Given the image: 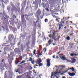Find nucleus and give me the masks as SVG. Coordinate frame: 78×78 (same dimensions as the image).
<instances>
[{
	"label": "nucleus",
	"mask_w": 78,
	"mask_h": 78,
	"mask_svg": "<svg viewBox=\"0 0 78 78\" xmlns=\"http://www.w3.org/2000/svg\"><path fill=\"white\" fill-rule=\"evenodd\" d=\"M7 75H6V71L5 72V73L4 75V78H7Z\"/></svg>",
	"instance_id": "aec40b11"
},
{
	"label": "nucleus",
	"mask_w": 78,
	"mask_h": 78,
	"mask_svg": "<svg viewBox=\"0 0 78 78\" xmlns=\"http://www.w3.org/2000/svg\"><path fill=\"white\" fill-rule=\"evenodd\" d=\"M43 50H44V52H45V51H47V49H46V48H45L44 49H43Z\"/></svg>",
	"instance_id": "c756f323"
},
{
	"label": "nucleus",
	"mask_w": 78,
	"mask_h": 78,
	"mask_svg": "<svg viewBox=\"0 0 78 78\" xmlns=\"http://www.w3.org/2000/svg\"><path fill=\"white\" fill-rule=\"evenodd\" d=\"M30 67H31V68H30V69L31 70L32 69V67H31V66H30Z\"/></svg>",
	"instance_id": "69168bd1"
},
{
	"label": "nucleus",
	"mask_w": 78,
	"mask_h": 78,
	"mask_svg": "<svg viewBox=\"0 0 78 78\" xmlns=\"http://www.w3.org/2000/svg\"><path fill=\"white\" fill-rule=\"evenodd\" d=\"M46 46H48V44H46Z\"/></svg>",
	"instance_id": "0e129e2a"
},
{
	"label": "nucleus",
	"mask_w": 78,
	"mask_h": 78,
	"mask_svg": "<svg viewBox=\"0 0 78 78\" xmlns=\"http://www.w3.org/2000/svg\"><path fill=\"white\" fill-rule=\"evenodd\" d=\"M11 5L12 6V8H15V6L14 5V4H12V3H11Z\"/></svg>",
	"instance_id": "393cba45"
},
{
	"label": "nucleus",
	"mask_w": 78,
	"mask_h": 78,
	"mask_svg": "<svg viewBox=\"0 0 78 78\" xmlns=\"http://www.w3.org/2000/svg\"><path fill=\"white\" fill-rule=\"evenodd\" d=\"M52 57L53 58H55V55H54Z\"/></svg>",
	"instance_id": "de8ad7c7"
},
{
	"label": "nucleus",
	"mask_w": 78,
	"mask_h": 78,
	"mask_svg": "<svg viewBox=\"0 0 78 78\" xmlns=\"http://www.w3.org/2000/svg\"><path fill=\"white\" fill-rule=\"evenodd\" d=\"M51 42H52V41H51L49 40L48 42V45H50L51 44Z\"/></svg>",
	"instance_id": "dca6fc26"
},
{
	"label": "nucleus",
	"mask_w": 78,
	"mask_h": 78,
	"mask_svg": "<svg viewBox=\"0 0 78 78\" xmlns=\"http://www.w3.org/2000/svg\"><path fill=\"white\" fill-rule=\"evenodd\" d=\"M6 44H8V43H4V44H3V45H6Z\"/></svg>",
	"instance_id": "79ce46f5"
},
{
	"label": "nucleus",
	"mask_w": 78,
	"mask_h": 78,
	"mask_svg": "<svg viewBox=\"0 0 78 78\" xmlns=\"http://www.w3.org/2000/svg\"><path fill=\"white\" fill-rule=\"evenodd\" d=\"M63 23H62V21H61V22L59 23H58V25L59 27V30H61V27H62Z\"/></svg>",
	"instance_id": "0eeeda50"
},
{
	"label": "nucleus",
	"mask_w": 78,
	"mask_h": 78,
	"mask_svg": "<svg viewBox=\"0 0 78 78\" xmlns=\"http://www.w3.org/2000/svg\"><path fill=\"white\" fill-rule=\"evenodd\" d=\"M4 19H6V18L5 17H4Z\"/></svg>",
	"instance_id": "e2e57ef3"
},
{
	"label": "nucleus",
	"mask_w": 78,
	"mask_h": 78,
	"mask_svg": "<svg viewBox=\"0 0 78 78\" xmlns=\"http://www.w3.org/2000/svg\"><path fill=\"white\" fill-rule=\"evenodd\" d=\"M36 62H37V63L38 64H39V63H41V62H42V61H41V59L38 58L37 59Z\"/></svg>",
	"instance_id": "9d476101"
},
{
	"label": "nucleus",
	"mask_w": 78,
	"mask_h": 78,
	"mask_svg": "<svg viewBox=\"0 0 78 78\" xmlns=\"http://www.w3.org/2000/svg\"><path fill=\"white\" fill-rule=\"evenodd\" d=\"M14 11V9L13 8L11 9V11L12 12H13V11Z\"/></svg>",
	"instance_id": "a18cd8bd"
},
{
	"label": "nucleus",
	"mask_w": 78,
	"mask_h": 78,
	"mask_svg": "<svg viewBox=\"0 0 78 78\" xmlns=\"http://www.w3.org/2000/svg\"><path fill=\"white\" fill-rule=\"evenodd\" d=\"M34 69H36V67L35 66H34Z\"/></svg>",
	"instance_id": "5fc2aeb1"
},
{
	"label": "nucleus",
	"mask_w": 78,
	"mask_h": 78,
	"mask_svg": "<svg viewBox=\"0 0 78 78\" xmlns=\"http://www.w3.org/2000/svg\"><path fill=\"white\" fill-rule=\"evenodd\" d=\"M77 55H78V54H73V53L71 54H70V55L71 56H77Z\"/></svg>",
	"instance_id": "2eb2a0df"
},
{
	"label": "nucleus",
	"mask_w": 78,
	"mask_h": 78,
	"mask_svg": "<svg viewBox=\"0 0 78 78\" xmlns=\"http://www.w3.org/2000/svg\"><path fill=\"white\" fill-rule=\"evenodd\" d=\"M36 14H37L38 15H40L41 14V11L39 9H38L37 11L36 12Z\"/></svg>",
	"instance_id": "1a4fd4ad"
},
{
	"label": "nucleus",
	"mask_w": 78,
	"mask_h": 78,
	"mask_svg": "<svg viewBox=\"0 0 78 78\" xmlns=\"http://www.w3.org/2000/svg\"><path fill=\"white\" fill-rule=\"evenodd\" d=\"M19 58H20V60H22V57L21 56H19Z\"/></svg>",
	"instance_id": "473e14b6"
},
{
	"label": "nucleus",
	"mask_w": 78,
	"mask_h": 78,
	"mask_svg": "<svg viewBox=\"0 0 78 78\" xmlns=\"http://www.w3.org/2000/svg\"><path fill=\"white\" fill-rule=\"evenodd\" d=\"M61 69L59 70V72H58V73H61Z\"/></svg>",
	"instance_id": "4c0bfd02"
},
{
	"label": "nucleus",
	"mask_w": 78,
	"mask_h": 78,
	"mask_svg": "<svg viewBox=\"0 0 78 78\" xmlns=\"http://www.w3.org/2000/svg\"><path fill=\"white\" fill-rule=\"evenodd\" d=\"M62 23H63L65 25H69L70 23V21L69 20L64 21H62Z\"/></svg>",
	"instance_id": "39448f33"
},
{
	"label": "nucleus",
	"mask_w": 78,
	"mask_h": 78,
	"mask_svg": "<svg viewBox=\"0 0 78 78\" xmlns=\"http://www.w3.org/2000/svg\"><path fill=\"white\" fill-rule=\"evenodd\" d=\"M55 2H58V0H54Z\"/></svg>",
	"instance_id": "052dcab7"
},
{
	"label": "nucleus",
	"mask_w": 78,
	"mask_h": 78,
	"mask_svg": "<svg viewBox=\"0 0 78 78\" xmlns=\"http://www.w3.org/2000/svg\"><path fill=\"white\" fill-rule=\"evenodd\" d=\"M10 58V55H8V58Z\"/></svg>",
	"instance_id": "864d4df0"
},
{
	"label": "nucleus",
	"mask_w": 78,
	"mask_h": 78,
	"mask_svg": "<svg viewBox=\"0 0 78 78\" xmlns=\"http://www.w3.org/2000/svg\"><path fill=\"white\" fill-rule=\"evenodd\" d=\"M6 48H6V47H5L4 48V50H6Z\"/></svg>",
	"instance_id": "37998d69"
},
{
	"label": "nucleus",
	"mask_w": 78,
	"mask_h": 78,
	"mask_svg": "<svg viewBox=\"0 0 78 78\" xmlns=\"http://www.w3.org/2000/svg\"><path fill=\"white\" fill-rule=\"evenodd\" d=\"M60 53H61V51H59L57 53V54H59Z\"/></svg>",
	"instance_id": "603ef678"
},
{
	"label": "nucleus",
	"mask_w": 78,
	"mask_h": 78,
	"mask_svg": "<svg viewBox=\"0 0 78 78\" xmlns=\"http://www.w3.org/2000/svg\"><path fill=\"white\" fill-rule=\"evenodd\" d=\"M67 19H66V17H63V19L61 21L62 22H63V21H65V20H67Z\"/></svg>",
	"instance_id": "f8f14e48"
},
{
	"label": "nucleus",
	"mask_w": 78,
	"mask_h": 78,
	"mask_svg": "<svg viewBox=\"0 0 78 78\" xmlns=\"http://www.w3.org/2000/svg\"><path fill=\"white\" fill-rule=\"evenodd\" d=\"M9 27H10L11 28H12V26H9Z\"/></svg>",
	"instance_id": "338daca9"
},
{
	"label": "nucleus",
	"mask_w": 78,
	"mask_h": 78,
	"mask_svg": "<svg viewBox=\"0 0 78 78\" xmlns=\"http://www.w3.org/2000/svg\"><path fill=\"white\" fill-rule=\"evenodd\" d=\"M26 62V61H23L20 63L19 64V65H20V64H23V63H25Z\"/></svg>",
	"instance_id": "a211bd4d"
},
{
	"label": "nucleus",
	"mask_w": 78,
	"mask_h": 78,
	"mask_svg": "<svg viewBox=\"0 0 78 78\" xmlns=\"http://www.w3.org/2000/svg\"><path fill=\"white\" fill-rule=\"evenodd\" d=\"M46 62H47L46 66L47 67H49L50 66V60L49 58L47 59Z\"/></svg>",
	"instance_id": "7ed1b4c3"
},
{
	"label": "nucleus",
	"mask_w": 78,
	"mask_h": 78,
	"mask_svg": "<svg viewBox=\"0 0 78 78\" xmlns=\"http://www.w3.org/2000/svg\"><path fill=\"white\" fill-rule=\"evenodd\" d=\"M66 39L68 41L70 40V37L69 36L67 37H66Z\"/></svg>",
	"instance_id": "a878e982"
},
{
	"label": "nucleus",
	"mask_w": 78,
	"mask_h": 78,
	"mask_svg": "<svg viewBox=\"0 0 78 78\" xmlns=\"http://www.w3.org/2000/svg\"><path fill=\"white\" fill-rule=\"evenodd\" d=\"M70 36H73V33L70 34Z\"/></svg>",
	"instance_id": "c03bdc74"
},
{
	"label": "nucleus",
	"mask_w": 78,
	"mask_h": 78,
	"mask_svg": "<svg viewBox=\"0 0 78 78\" xmlns=\"http://www.w3.org/2000/svg\"><path fill=\"white\" fill-rule=\"evenodd\" d=\"M24 16H27V17H29V16H28L27 15H24Z\"/></svg>",
	"instance_id": "8fccbe9b"
},
{
	"label": "nucleus",
	"mask_w": 78,
	"mask_h": 78,
	"mask_svg": "<svg viewBox=\"0 0 78 78\" xmlns=\"http://www.w3.org/2000/svg\"><path fill=\"white\" fill-rule=\"evenodd\" d=\"M46 11H49L48 9V8H46Z\"/></svg>",
	"instance_id": "a19ab883"
},
{
	"label": "nucleus",
	"mask_w": 78,
	"mask_h": 78,
	"mask_svg": "<svg viewBox=\"0 0 78 78\" xmlns=\"http://www.w3.org/2000/svg\"><path fill=\"white\" fill-rule=\"evenodd\" d=\"M38 64L39 67H41V66H42V65H43V64L42 63H38Z\"/></svg>",
	"instance_id": "b1692460"
},
{
	"label": "nucleus",
	"mask_w": 78,
	"mask_h": 78,
	"mask_svg": "<svg viewBox=\"0 0 78 78\" xmlns=\"http://www.w3.org/2000/svg\"><path fill=\"white\" fill-rule=\"evenodd\" d=\"M4 61V59H3L2 61V62H3Z\"/></svg>",
	"instance_id": "6e6d98bb"
},
{
	"label": "nucleus",
	"mask_w": 78,
	"mask_h": 78,
	"mask_svg": "<svg viewBox=\"0 0 78 78\" xmlns=\"http://www.w3.org/2000/svg\"><path fill=\"white\" fill-rule=\"evenodd\" d=\"M56 59H58V58H59V57H58V56H57L56 57Z\"/></svg>",
	"instance_id": "09e8293b"
},
{
	"label": "nucleus",
	"mask_w": 78,
	"mask_h": 78,
	"mask_svg": "<svg viewBox=\"0 0 78 78\" xmlns=\"http://www.w3.org/2000/svg\"><path fill=\"white\" fill-rule=\"evenodd\" d=\"M26 62V61H23L20 63L19 64V65H20V64H23V63H25Z\"/></svg>",
	"instance_id": "6ab92c4d"
},
{
	"label": "nucleus",
	"mask_w": 78,
	"mask_h": 78,
	"mask_svg": "<svg viewBox=\"0 0 78 78\" xmlns=\"http://www.w3.org/2000/svg\"><path fill=\"white\" fill-rule=\"evenodd\" d=\"M7 9L8 11H11V7L9 6H8L7 8Z\"/></svg>",
	"instance_id": "4468645a"
},
{
	"label": "nucleus",
	"mask_w": 78,
	"mask_h": 78,
	"mask_svg": "<svg viewBox=\"0 0 78 78\" xmlns=\"http://www.w3.org/2000/svg\"><path fill=\"white\" fill-rule=\"evenodd\" d=\"M9 64H11V63H12V60H10L9 61Z\"/></svg>",
	"instance_id": "cd10ccee"
},
{
	"label": "nucleus",
	"mask_w": 78,
	"mask_h": 78,
	"mask_svg": "<svg viewBox=\"0 0 78 78\" xmlns=\"http://www.w3.org/2000/svg\"><path fill=\"white\" fill-rule=\"evenodd\" d=\"M5 17L6 18H7V19H8V18H9V16L7 15H5Z\"/></svg>",
	"instance_id": "ea45409f"
},
{
	"label": "nucleus",
	"mask_w": 78,
	"mask_h": 78,
	"mask_svg": "<svg viewBox=\"0 0 78 78\" xmlns=\"http://www.w3.org/2000/svg\"><path fill=\"white\" fill-rule=\"evenodd\" d=\"M20 62V61H18V60H16V61H15V63L16 64H19V63Z\"/></svg>",
	"instance_id": "412c9836"
},
{
	"label": "nucleus",
	"mask_w": 78,
	"mask_h": 78,
	"mask_svg": "<svg viewBox=\"0 0 78 78\" xmlns=\"http://www.w3.org/2000/svg\"><path fill=\"white\" fill-rule=\"evenodd\" d=\"M4 46H9V45H4Z\"/></svg>",
	"instance_id": "13d9d810"
},
{
	"label": "nucleus",
	"mask_w": 78,
	"mask_h": 78,
	"mask_svg": "<svg viewBox=\"0 0 78 78\" xmlns=\"http://www.w3.org/2000/svg\"><path fill=\"white\" fill-rule=\"evenodd\" d=\"M36 50L35 49H34V52H33V53H34V55H35V53H36Z\"/></svg>",
	"instance_id": "7c9ffc66"
},
{
	"label": "nucleus",
	"mask_w": 78,
	"mask_h": 78,
	"mask_svg": "<svg viewBox=\"0 0 78 78\" xmlns=\"http://www.w3.org/2000/svg\"><path fill=\"white\" fill-rule=\"evenodd\" d=\"M37 19L38 20H39V17H38V16H37Z\"/></svg>",
	"instance_id": "49530a36"
},
{
	"label": "nucleus",
	"mask_w": 78,
	"mask_h": 78,
	"mask_svg": "<svg viewBox=\"0 0 78 78\" xmlns=\"http://www.w3.org/2000/svg\"><path fill=\"white\" fill-rule=\"evenodd\" d=\"M68 70H69V69H67L65 71H64V73H66V72H68Z\"/></svg>",
	"instance_id": "58836bf2"
},
{
	"label": "nucleus",
	"mask_w": 78,
	"mask_h": 78,
	"mask_svg": "<svg viewBox=\"0 0 78 78\" xmlns=\"http://www.w3.org/2000/svg\"><path fill=\"white\" fill-rule=\"evenodd\" d=\"M55 33H56V31H54L52 33V34H51L50 35H49V37H52L53 39H54L55 41H58L59 40V38H60V37L58 36V38L55 39L56 38V37H55Z\"/></svg>",
	"instance_id": "f257e3e1"
},
{
	"label": "nucleus",
	"mask_w": 78,
	"mask_h": 78,
	"mask_svg": "<svg viewBox=\"0 0 78 78\" xmlns=\"http://www.w3.org/2000/svg\"><path fill=\"white\" fill-rule=\"evenodd\" d=\"M19 49H15L14 50V51L15 52H19Z\"/></svg>",
	"instance_id": "f3484780"
},
{
	"label": "nucleus",
	"mask_w": 78,
	"mask_h": 78,
	"mask_svg": "<svg viewBox=\"0 0 78 78\" xmlns=\"http://www.w3.org/2000/svg\"><path fill=\"white\" fill-rule=\"evenodd\" d=\"M31 62L32 64H34V60H32L31 61Z\"/></svg>",
	"instance_id": "c85d7f7f"
},
{
	"label": "nucleus",
	"mask_w": 78,
	"mask_h": 78,
	"mask_svg": "<svg viewBox=\"0 0 78 78\" xmlns=\"http://www.w3.org/2000/svg\"><path fill=\"white\" fill-rule=\"evenodd\" d=\"M12 60H14V58L13 57L12 58Z\"/></svg>",
	"instance_id": "bf43d9fd"
},
{
	"label": "nucleus",
	"mask_w": 78,
	"mask_h": 78,
	"mask_svg": "<svg viewBox=\"0 0 78 78\" xmlns=\"http://www.w3.org/2000/svg\"><path fill=\"white\" fill-rule=\"evenodd\" d=\"M14 37L13 35H9V39L10 41H11L12 39L14 38Z\"/></svg>",
	"instance_id": "20e7f679"
},
{
	"label": "nucleus",
	"mask_w": 78,
	"mask_h": 78,
	"mask_svg": "<svg viewBox=\"0 0 78 78\" xmlns=\"http://www.w3.org/2000/svg\"><path fill=\"white\" fill-rule=\"evenodd\" d=\"M53 73H52L51 74V78H53Z\"/></svg>",
	"instance_id": "f704fd0d"
},
{
	"label": "nucleus",
	"mask_w": 78,
	"mask_h": 78,
	"mask_svg": "<svg viewBox=\"0 0 78 78\" xmlns=\"http://www.w3.org/2000/svg\"><path fill=\"white\" fill-rule=\"evenodd\" d=\"M58 55L60 56V58L61 59H62V60H63V61H65V60H67V59H66V57L64 56H61L60 55Z\"/></svg>",
	"instance_id": "423d86ee"
},
{
	"label": "nucleus",
	"mask_w": 78,
	"mask_h": 78,
	"mask_svg": "<svg viewBox=\"0 0 78 78\" xmlns=\"http://www.w3.org/2000/svg\"><path fill=\"white\" fill-rule=\"evenodd\" d=\"M54 76H56V75H59L58 72H54Z\"/></svg>",
	"instance_id": "ddd939ff"
},
{
	"label": "nucleus",
	"mask_w": 78,
	"mask_h": 78,
	"mask_svg": "<svg viewBox=\"0 0 78 78\" xmlns=\"http://www.w3.org/2000/svg\"><path fill=\"white\" fill-rule=\"evenodd\" d=\"M75 45H74V44H72V45H71V48H73V47H75Z\"/></svg>",
	"instance_id": "5701e85b"
},
{
	"label": "nucleus",
	"mask_w": 78,
	"mask_h": 78,
	"mask_svg": "<svg viewBox=\"0 0 78 78\" xmlns=\"http://www.w3.org/2000/svg\"><path fill=\"white\" fill-rule=\"evenodd\" d=\"M52 16L53 17H55V18H58V17H57L55 16V15H52Z\"/></svg>",
	"instance_id": "c9c22d12"
},
{
	"label": "nucleus",
	"mask_w": 78,
	"mask_h": 78,
	"mask_svg": "<svg viewBox=\"0 0 78 78\" xmlns=\"http://www.w3.org/2000/svg\"><path fill=\"white\" fill-rule=\"evenodd\" d=\"M30 44V42H28V43H26L27 47H28V46H29V44Z\"/></svg>",
	"instance_id": "4be33fe9"
},
{
	"label": "nucleus",
	"mask_w": 78,
	"mask_h": 78,
	"mask_svg": "<svg viewBox=\"0 0 78 78\" xmlns=\"http://www.w3.org/2000/svg\"><path fill=\"white\" fill-rule=\"evenodd\" d=\"M56 20H57V21H58V22H59V20H58V19H56Z\"/></svg>",
	"instance_id": "680f3d73"
},
{
	"label": "nucleus",
	"mask_w": 78,
	"mask_h": 78,
	"mask_svg": "<svg viewBox=\"0 0 78 78\" xmlns=\"http://www.w3.org/2000/svg\"><path fill=\"white\" fill-rule=\"evenodd\" d=\"M39 78H41V76L40 75H39Z\"/></svg>",
	"instance_id": "774afa93"
},
{
	"label": "nucleus",
	"mask_w": 78,
	"mask_h": 78,
	"mask_svg": "<svg viewBox=\"0 0 78 78\" xmlns=\"http://www.w3.org/2000/svg\"><path fill=\"white\" fill-rule=\"evenodd\" d=\"M21 22L22 23H25V24H27V21L25 19V16L24 15L21 16Z\"/></svg>",
	"instance_id": "f03ea898"
},
{
	"label": "nucleus",
	"mask_w": 78,
	"mask_h": 78,
	"mask_svg": "<svg viewBox=\"0 0 78 78\" xmlns=\"http://www.w3.org/2000/svg\"><path fill=\"white\" fill-rule=\"evenodd\" d=\"M71 70H72V71H75V69H74V68L73 67H72L71 68Z\"/></svg>",
	"instance_id": "2f4dec72"
},
{
	"label": "nucleus",
	"mask_w": 78,
	"mask_h": 78,
	"mask_svg": "<svg viewBox=\"0 0 78 78\" xmlns=\"http://www.w3.org/2000/svg\"><path fill=\"white\" fill-rule=\"evenodd\" d=\"M73 23V22L72 21H69V23Z\"/></svg>",
	"instance_id": "3c124183"
},
{
	"label": "nucleus",
	"mask_w": 78,
	"mask_h": 78,
	"mask_svg": "<svg viewBox=\"0 0 78 78\" xmlns=\"http://www.w3.org/2000/svg\"><path fill=\"white\" fill-rule=\"evenodd\" d=\"M43 40H44V41H46V38H45V36H44L43 38Z\"/></svg>",
	"instance_id": "e433bc0d"
},
{
	"label": "nucleus",
	"mask_w": 78,
	"mask_h": 78,
	"mask_svg": "<svg viewBox=\"0 0 78 78\" xmlns=\"http://www.w3.org/2000/svg\"><path fill=\"white\" fill-rule=\"evenodd\" d=\"M44 22H48V19H45L44 20Z\"/></svg>",
	"instance_id": "72a5a7b5"
},
{
	"label": "nucleus",
	"mask_w": 78,
	"mask_h": 78,
	"mask_svg": "<svg viewBox=\"0 0 78 78\" xmlns=\"http://www.w3.org/2000/svg\"><path fill=\"white\" fill-rule=\"evenodd\" d=\"M68 75H69L70 76H75V73H68Z\"/></svg>",
	"instance_id": "6e6552de"
},
{
	"label": "nucleus",
	"mask_w": 78,
	"mask_h": 78,
	"mask_svg": "<svg viewBox=\"0 0 78 78\" xmlns=\"http://www.w3.org/2000/svg\"><path fill=\"white\" fill-rule=\"evenodd\" d=\"M32 61V58H31V57H30L29 60H28L27 62L31 61Z\"/></svg>",
	"instance_id": "bb28decb"
},
{
	"label": "nucleus",
	"mask_w": 78,
	"mask_h": 78,
	"mask_svg": "<svg viewBox=\"0 0 78 78\" xmlns=\"http://www.w3.org/2000/svg\"><path fill=\"white\" fill-rule=\"evenodd\" d=\"M71 60L72 61V62H73V63H75V62H76V59L75 58H71Z\"/></svg>",
	"instance_id": "9b49d317"
},
{
	"label": "nucleus",
	"mask_w": 78,
	"mask_h": 78,
	"mask_svg": "<svg viewBox=\"0 0 78 78\" xmlns=\"http://www.w3.org/2000/svg\"><path fill=\"white\" fill-rule=\"evenodd\" d=\"M55 14L56 15H58V13H55Z\"/></svg>",
	"instance_id": "4d7b16f0"
}]
</instances>
